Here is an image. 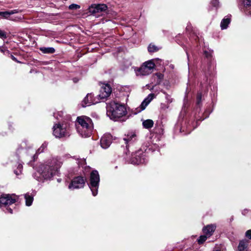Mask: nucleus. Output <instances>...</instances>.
<instances>
[{"instance_id":"obj_18","label":"nucleus","mask_w":251,"mask_h":251,"mask_svg":"<svg viewBox=\"0 0 251 251\" xmlns=\"http://www.w3.org/2000/svg\"><path fill=\"white\" fill-rule=\"evenodd\" d=\"M243 3L246 11L251 15V0H243Z\"/></svg>"},{"instance_id":"obj_2","label":"nucleus","mask_w":251,"mask_h":251,"mask_svg":"<svg viewBox=\"0 0 251 251\" xmlns=\"http://www.w3.org/2000/svg\"><path fill=\"white\" fill-rule=\"evenodd\" d=\"M75 125L78 132L82 137H89L91 135L93 126L90 118L84 116L78 117Z\"/></svg>"},{"instance_id":"obj_5","label":"nucleus","mask_w":251,"mask_h":251,"mask_svg":"<svg viewBox=\"0 0 251 251\" xmlns=\"http://www.w3.org/2000/svg\"><path fill=\"white\" fill-rule=\"evenodd\" d=\"M99 181L100 176L98 172L97 171H92L90 174V188L94 196L97 195Z\"/></svg>"},{"instance_id":"obj_22","label":"nucleus","mask_w":251,"mask_h":251,"mask_svg":"<svg viewBox=\"0 0 251 251\" xmlns=\"http://www.w3.org/2000/svg\"><path fill=\"white\" fill-rule=\"evenodd\" d=\"M25 203L27 206H30L32 204L33 198V197L27 194H26L25 195Z\"/></svg>"},{"instance_id":"obj_4","label":"nucleus","mask_w":251,"mask_h":251,"mask_svg":"<svg viewBox=\"0 0 251 251\" xmlns=\"http://www.w3.org/2000/svg\"><path fill=\"white\" fill-rule=\"evenodd\" d=\"M155 66L152 60L147 61L143 63L139 68L135 69L137 76L147 75L151 74L153 71Z\"/></svg>"},{"instance_id":"obj_29","label":"nucleus","mask_w":251,"mask_h":251,"mask_svg":"<svg viewBox=\"0 0 251 251\" xmlns=\"http://www.w3.org/2000/svg\"><path fill=\"white\" fill-rule=\"evenodd\" d=\"M155 75L158 78V83H159L163 79V75L161 73H156L155 74Z\"/></svg>"},{"instance_id":"obj_21","label":"nucleus","mask_w":251,"mask_h":251,"mask_svg":"<svg viewBox=\"0 0 251 251\" xmlns=\"http://www.w3.org/2000/svg\"><path fill=\"white\" fill-rule=\"evenodd\" d=\"M230 19L224 18L221 22V27L222 29H226L230 23Z\"/></svg>"},{"instance_id":"obj_8","label":"nucleus","mask_w":251,"mask_h":251,"mask_svg":"<svg viewBox=\"0 0 251 251\" xmlns=\"http://www.w3.org/2000/svg\"><path fill=\"white\" fill-rule=\"evenodd\" d=\"M107 9V6L105 4H92L88 8L90 13L94 15H97Z\"/></svg>"},{"instance_id":"obj_33","label":"nucleus","mask_w":251,"mask_h":251,"mask_svg":"<svg viewBox=\"0 0 251 251\" xmlns=\"http://www.w3.org/2000/svg\"><path fill=\"white\" fill-rule=\"evenodd\" d=\"M201 94H198V96H197V102H198V103H199V102L201 101Z\"/></svg>"},{"instance_id":"obj_10","label":"nucleus","mask_w":251,"mask_h":251,"mask_svg":"<svg viewBox=\"0 0 251 251\" xmlns=\"http://www.w3.org/2000/svg\"><path fill=\"white\" fill-rule=\"evenodd\" d=\"M85 184V180L81 176H77L73 179L69 186L70 189H79L83 188Z\"/></svg>"},{"instance_id":"obj_28","label":"nucleus","mask_w":251,"mask_h":251,"mask_svg":"<svg viewBox=\"0 0 251 251\" xmlns=\"http://www.w3.org/2000/svg\"><path fill=\"white\" fill-rule=\"evenodd\" d=\"M13 12H0V15L2 16L5 18H7L10 15L13 14Z\"/></svg>"},{"instance_id":"obj_23","label":"nucleus","mask_w":251,"mask_h":251,"mask_svg":"<svg viewBox=\"0 0 251 251\" xmlns=\"http://www.w3.org/2000/svg\"><path fill=\"white\" fill-rule=\"evenodd\" d=\"M159 49L157 47L154 45L150 44L148 47V51L150 52H153L158 50Z\"/></svg>"},{"instance_id":"obj_6","label":"nucleus","mask_w":251,"mask_h":251,"mask_svg":"<svg viewBox=\"0 0 251 251\" xmlns=\"http://www.w3.org/2000/svg\"><path fill=\"white\" fill-rule=\"evenodd\" d=\"M18 197L14 194H3L0 197V206H6L14 203Z\"/></svg>"},{"instance_id":"obj_9","label":"nucleus","mask_w":251,"mask_h":251,"mask_svg":"<svg viewBox=\"0 0 251 251\" xmlns=\"http://www.w3.org/2000/svg\"><path fill=\"white\" fill-rule=\"evenodd\" d=\"M112 89L110 86L108 84H103L101 86L100 94L98 96L99 99V101L101 100H103L108 98L111 94Z\"/></svg>"},{"instance_id":"obj_7","label":"nucleus","mask_w":251,"mask_h":251,"mask_svg":"<svg viewBox=\"0 0 251 251\" xmlns=\"http://www.w3.org/2000/svg\"><path fill=\"white\" fill-rule=\"evenodd\" d=\"M53 129V134L56 137L61 138L69 135L68 129L63 125L56 124Z\"/></svg>"},{"instance_id":"obj_37","label":"nucleus","mask_w":251,"mask_h":251,"mask_svg":"<svg viewBox=\"0 0 251 251\" xmlns=\"http://www.w3.org/2000/svg\"><path fill=\"white\" fill-rule=\"evenodd\" d=\"M12 59L14 60H16V58L13 56H12Z\"/></svg>"},{"instance_id":"obj_34","label":"nucleus","mask_w":251,"mask_h":251,"mask_svg":"<svg viewBox=\"0 0 251 251\" xmlns=\"http://www.w3.org/2000/svg\"><path fill=\"white\" fill-rule=\"evenodd\" d=\"M6 210L7 211V212H8L9 213L12 214V208H9L8 207V206L6 208Z\"/></svg>"},{"instance_id":"obj_16","label":"nucleus","mask_w":251,"mask_h":251,"mask_svg":"<svg viewBox=\"0 0 251 251\" xmlns=\"http://www.w3.org/2000/svg\"><path fill=\"white\" fill-rule=\"evenodd\" d=\"M248 242L247 240L240 241L238 247V251H247Z\"/></svg>"},{"instance_id":"obj_11","label":"nucleus","mask_w":251,"mask_h":251,"mask_svg":"<svg viewBox=\"0 0 251 251\" xmlns=\"http://www.w3.org/2000/svg\"><path fill=\"white\" fill-rule=\"evenodd\" d=\"M99 102V99L98 97L93 98L92 94H88L82 101L83 107L94 104Z\"/></svg>"},{"instance_id":"obj_36","label":"nucleus","mask_w":251,"mask_h":251,"mask_svg":"<svg viewBox=\"0 0 251 251\" xmlns=\"http://www.w3.org/2000/svg\"><path fill=\"white\" fill-rule=\"evenodd\" d=\"M14 172H15V174L17 176L20 175L21 173H20L19 170H15Z\"/></svg>"},{"instance_id":"obj_12","label":"nucleus","mask_w":251,"mask_h":251,"mask_svg":"<svg viewBox=\"0 0 251 251\" xmlns=\"http://www.w3.org/2000/svg\"><path fill=\"white\" fill-rule=\"evenodd\" d=\"M112 137L110 134H104L101 138L100 145L102 148L107 149L110 145Z\"/></svg>"},{"instance_id":"obj_20","label":"nucleus","mask_w":251,"mask_h":251,"mask_svg":"<svg viewBox=\"0 0 251 251\" xmlns=\"http://www.w3.org/2000/svg\"><path fill=\"white\" fill-rule=\"evenodd\" d=\"M40 50L44 53H53L55 52V49L52 47H42Z\"/></svg>"},{"instance_id":"obj_14","label":"nucleus","mask_w":251,"mask_h":251,"mask_svg":"<svg viewBox=\"0 0 251 251\" xmlns=\"http://www.w3.org/2000/svg\"><path fill=\"white\" fill-rule=\"evenodd\" d=\"M141 151H138L131 158V163L134 164H140L145 162L143 156H141Z\"/></svg>"},{"instance_id":"obj_1","label":"nucleus","mask_w":251,"mask_h":251,"mask_svg":"<svg viewBox=\"0 0 251 251\" xmlns=\"http://www.w3.org/2000/svg\"><path fill=\"white\" fill-rule=\"evenodd\" d=\"M62 165L60 158L54 157L49 160L41 167V174L45 179L51 178L59 170Z\"/></svg>"},{"instance_id":"obj_30","label":"nucleus","mask_w":251,"mask_h":251,"mask_svg":"<svg viewBox=\"0 0 251 251\" xmlns=\"http://www.w3.org/2000/svg\"><path fill=\"white\" fill-rule=\"evenodd\" d=\"M245 235L248 238L251 239V229L248 230L246 232Z\"/></svg>"},{"instance_id":"obj_3","label":"nucleus","mask_w":251,"mask_h":251,"mask_svg":"<svg viewBox=\"0 0 251 251\" xmlns=\"http://www.w3.org/2000/svg\"><path fill=\"white\" fill-rule=\"evenodd\" d=\"M126 113L125 105L115 101H111L107 105V115L111 119L116 120L125 115Z\"/></svg>"},{"instance_id":"obj_31","label":"nucleus","mask_w":251,"mask_h":251,"mask_svg":"<svg viewBox=\"0 0 251 251\" xmlns=\"http://www.w3.org/2000/svg\"><path fill=\"white\" fill-rule=\"evenodd\" d=\"M0 38L2 39H5L6 38V35L5 32L1 30H0Z\"/></svg>"},{"instance_id":"obj_38","label":"nucleus","mask_w":251,"mask_h":251,"mask_svg":"<svg viewBox=\"0 0 251 251\" xmlns=\"http://www.w3.org/2000/svg\"><path fill=\"white\" fill-rule=\"evenodd\" d=\"M216 251H219V250H216Z\"/></svg>"},{"instance_id":"obj_26","label":"nucleus","mask_w":251,"mask_h":251,"mask_svg":"<svg viewBox=\"0 0 251 251\" xmlns=\"http://www.w3.org/2000/svg\"><path fill=\"white\" fill-rule=\"evenodd\" d=\"M169 107V104L167 103L162 102L160 104V108L161 110H165Z\"/></svg>"},{"instance_id":"obj_24","label":"nucleus","mask_w":251,"mask_h":251,"mask_svg":"<svg viewBox=\"0 0 251 251\" xmlns=\"http://www.w3.org/2000/svg\"><path fill=\"white\" fill-rule=\"evenodd\" d=\"M163 93L165 96L166 102L170 104L171 102H173V99L171 98L170 95L167 94L164 91Z\"/></svg>"},{"instance_id":"obj_15","label":"nucleus","mask_w":251,"mask_h":251,"mask_svg":"<svg viewBox=\"0 0 251 251\" xmlns=\"http://www.w3.org/2000/svg\"><path fill=\"white\" fill-rule=\"evenodd\" d=\"M216 227V226L215 225H208L203 228V232L208 237H210L212 235Z\"/></svg>"},{"instance_id":"obj_25","label":"nucleus","mask_w":251,"mask_h":251,"mask_svg":"<svg viewBox=\"0 0 251 251\" xmlns=\"http://www.w3.org/2000/svg\"><path fill=\"white\" fill-rule=\"evenodd\" d=\"M208 237L206 235H201L199 239L198 240V242L199 244H202Z\"/></svg>"},{"instance_id":"obj_27","label":"nucleus","mask_w":251,"mask_h":251,"mask_svg":"<svg viewBox=\"0 0 251 251\" xmlns=\"http://www.w3.org/2000/svg\"><path fill=\"white\" fill-rule=\"evenodd\" d=\"M80 7V6L79 5L76 4H72L69 6V8L71 10H75L79 9Z\"/></svg>"},{"instance_id":"obj_13","label":"nucleus","mask_w":251,"mask_h":251,"mask_svg":"<svg viewBox=\"0 0 251 251\" xmlns=\"http://www.w3.org/2000/svg\"><path fill=\"white\" fill-rule=\"evenodd\" d=\"M155 95L154 94H150L148 97L145 99V100L141 103L139 109L138 110L139 112H140L144 109H145L147 105L150 103V102L155 98Z\"/></svg>"},{"instance_id":"obj_32","label":"nucleus","mask_w":251,"mask_h":251,"mask_svg":"<svg viewBox=\"0 0 251 251\" xmlns=\"http://www.w3.org/2000/svg\"><path fill=\"white\" fill-rule=\"evenodd\" d=\"M211 4L215 7H216L219 4V1L218 0H212L211 1Z\"/></svg>"},{"instance_id":"obj_17","label":"nucleus","mask_w":251,"mask_h":251,"mask_svg":"<svg viewBox=\"0 0 251 251\" xmlns=\"http://www.w3.org/2000/svg\"><path fill=\"white\" fill-rule=\"evenodd\" d=\"M126 144H129L136 140V135L133 133H131L127 135L126 137L124 139Z\"/></svg>"},{"instance_id":"obj_35","label":"nucleus","mask_w":251,"mask_h":251,"mask_svg":"<svg viewBox=\"0 0 251 251\" xmlns=\"http://www.w3.org/2000/svg\"><path fill=\"white\" fill-rule=\"evenodd\" d=\"M18 170H19L20 173H21L22 170V165L21 164L19 165V166L18 167Z\"/></svg>"},{"instance_id":"obj_19","label":"nucleus","mask_w":251,"mask_h":251,"mask_svg":"<svg viewBox=\"0 0 251 251\" xmlns=\"http://www.w3.org/2000/svg\"><path fill=\"white\" fill-rule=\"evenodd\" d=\"M142 124L145 128L149 129L151 128L153 126L154 123L152 120L148 119L144 121Z\"/></svg>"}]
</instances>
